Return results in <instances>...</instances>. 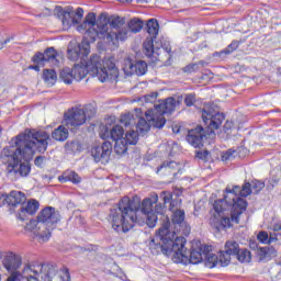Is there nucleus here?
Listing matches in <instances>:
<instances>
[{
    "label": "nucleus",
    "mask_w": 281,
    "mask_h": 281,
    "mask_svg": "<svg viewBox=\"0 0 281 281\" xmlns=\"http://www.w3.org/2000/svg\"><path fill=\"white\" fill-rule=\"evenodd\" d=\"M34 165L37 168H43L45 166V156H37L34 160Z\"/></svg>",
    "instance_id": "obj_45"
},
{
    "label": "nucleus",
    "mask_w": 281,
    "mask_h": 281,
    "mask_svg": "<svg viewBox=\"0 0 281 281\" xmlns=\"http://www.w3.org/2000/svg\"><path fill=\"white\" fill-rule=\"evenodd\" d=\"M265 189V182L260 180H252L246 182L240 188L235 186L232 191L227 192V203H233V221L238 223V216H240L247 210V200L243 199L249 196V194H259Z\"/></svg>",
    "instance_id": "obj_9"
},
{
    "label": "nucleus",
    "mask_w": 281,
    "mask_h": 281,
    "mask_svg": "<svg viewBox=\"0 0 281 281\" xmlns=\"http://www.w3.org/2000/svg\"><path fill=\"white\" fill-rule=\"evenodd\" d=\"M100 136L102 139H112L116 142L117 139L124 138V127L122 125H114L111 130L108 126H104L101 130Z\"/></svg>",
    "instance_id": "obj_21"
},
{
    "label": "nucleus",
    "mask_w": 281,
    "mask_h": 281,
    "mask_svg": "<svg viewBox=\"0 0 281 281\" xmlns=\"http://www.w3.org/2000/svg\"><path fill=\"white\" fill-rule=\"evenodd\" d=\"M113 150V145L111 142L105 140L101 146H94L91 148V155L97 164H109L111 159V153Z\"/></svg>",
    "instance_id": "obj_18"
},
{
    "label": "nucleus",
    "mask_w": 281,
    "mask_h": 281,
    "mask_svg": "<svg viewBox=\"0 0 281 281\" xmlns=\"http://www.w3.org/2000/svg\"><path fill=\"white\" fill-rule=\"evenodd\" d=\"M49 146V133L46 131L25 130L24 133L11 138L9 147H4L1 153L3 164H7V175L10 179H21L30 177L32 165L30 161L36 153L42 155Z\"/></svg>",
    "instance_id": "obj_1"
},
{
    "label": "nucleus",
    "mask_w": 281,
    "mask_h": 281,
    "mask_svg": "<svg viewBox=\"0 0 281 281\" xmlns=\"http://www.w3.org/2000/svg\"><path fill=\"white\" fill-rule=\"evenodd\" d=\"M240 251V245L235 240L226 241L224 250L220 251V262L222 267H227L232 262V256H237Z\"/></svg>",
    "instance_id": "obj_19"
},
{
    "label": "nucleus",
    "mask_w": 281,
    "mask_h": 281,
    "mask_svg": "<svg viewBox=\"0 0 281 281\" xmlns=\"http://www.w3.org/2000/svg\"><path fill=\"white\" fill-rule=\"evenodd\" d=\"M8 196V207L10 209V212H14V207H18V205H23L25 201H27V198H25V193L21 191H11Z\"/></svg>",
    "instance_id": "obj_22"
},
{
    "label": "nucleus",
    "mask_w": 281,
    "mask_h": 281,
    "mask_svg": "<svg viewBox=\"0 0 281 281\" xmlns=\"http://www.w3.org/2000/svg\"><path fill=\"white\" fill-rule=\"evenodd\" d=\"M124 23H126V20L124 18L116 16V18H113L112 20L109 19L108 29L110 26L112 30L117 31L122 29V25H124Z\"/></svg>",
    "instance_id": "obj_36"
},
{
    "label": "nucleus",
    "mask_w": 281,
    "mask_h": 281,
    "mask_svg": "<svg viewBox=\"0 0 281 281\" xmlns=\"http://www.w3.org/2000/svg\"><path fill=\"white\" fill-rule=\"evenodd\" d=\"M181 191L177 192H169V191H162L160 193V199L164 201V203H169V210L171 212H175V210H179L181 207Z\"/></svg>",
    "instance_id": "obj_20"
},
{
    "label": "nucleus",
    "mask_w": 281,
    "mask_h": 281,
    "mask_svg": "<svg viewBox=\"0 0 281 281\" xmlns=\"http://www.w3.org/2000/svg\"><path fill=\"white\" fill-rule=\"evenodd\" d=\"M146 30L149 36L143 43V53L147 58L157 60V56H159V45H157L155 41H157V34H159V22L155 19L148 20Z\"/></svg>",
    "instance_id": "obj_12"
},
{
    "label": "nucleus",
    "mask_w": 281,
    "mask_h": 281,
    "mask_svg": "<svg viewBox=\"0 0 281 281\" xmlns=\"http://www.w3.org/2000/svg\"><path fill=\"white\" fill-rule=\"evenodd\" d=\"M240 47V42L239 41H233L224 50L220 53V56L225 54L229 55L233 54V52H236Z\"/></svg>",
    "instance_id": "obj_37"
},
{
    "label": "nucleus",
    "mask_w": 281,
    "mask_h": 281,
    "mask_svg": "<svg viewBox=\"0 0 281 281\" xmlns=\"http://www.w3.org/2000/svg\"><path fill=\"white\" fill-rule=\"evenodd\" d=\"M21 262H23V258L21 255H16L14 252H9L3 259V266L7 271H14L21 267Z\"/></svg>",
    "instance_id": "obj_23"
},
{
    "label": "nucleus",
    "mask_w": 281,
    "mask_h": 281,
    "mask_svg": "<svg viewBox=\"0 0 281 281\" xmlns=\"http://www.w3.org/2000/svg\"><path fill=\"white\" fill-rule=\"evenodd\" d=\"M80 34H85L82 42L75 48L68 49V58L69 60H85L89 54H91V37L87 36V32H80Z\"/></svg>",
    "instance_id": "obj_16"
},
{
    "label": "nucleus",
    "mask_w": 281,
    "mask_h": 281,
    "mask_svg": "<svg viewBox=\"0 0 281 281\" xmlns=\"http://www.w3.org/2000/svg\"><path fill=\"white\" fill-rule=\"evenodd\" d=\"M232 191V189L226 188V193L224 194V199L216 200L213 204V209L215 210L216 214H222L223 212L229 210L231 207V218L229 217H222L218 218L213 216L210 218V225L216 232H223L225 229H229L232 227V223L238 225L240 223V215H237V222L234 221V203L227 202V192Z\"/></svg>",
    "instance_id": "obj_11"
},
{
    "label": "nucleus",
    "mask_w": 281,
    "mask_h": 281,
    "mask_svg": "<svg viewBox=\"0 0 281 281\" xmlns=\"http://www.w3.org/2000/svg\"><path fill=\"white\" fill-rule=\"evenodd\" d=\"M121 3L128 2L131 0H119Z\"/></svg>",
    "instance_id": "obj_55"
},
{
    "label": "nucleus",
    "mask_w": 281,
    "mask_h": 281,
    "mask_svg": "<svg viewBox=\"0 0 281 281\" xmlns=\"http://www.w3.org/2000/svg\"><path fill=\"white\" fill-rule=\"evenodd\" d=\"M235 257L239 262H251V251L247 248H239L238 254L235 255Z\"/></svg>",
    "instance_id": "obj_34"
},
{
    "label": "nucleus",
    "mask_w": 281,
    "mask_h": 281,
    "mask_svg": "<svg viewBox=\"0 0 281 281\" xmlns=\"http://www.w3.org/2000/svg\"><path fill=\"white\" fill-rule=\"evenodd\" d=\"M196 102V95L195 94H187L184 98V104L187 106H194V103Z\"/></svg>",
    "instance_id": "obj_41"
},
{
    "label": "nucleus",
    "mask_w": 281,
    "mask_h": 281,
    "mask_svg": "<svg viewBox=\"0 0 281 281\" xmlns=\"http://www.w3.org/2000/svg\"><path fill=\"white\" fill-rule=\"evenodd\" d=\"M157 45L159 47V54H161V49H164V52H166L167 54H170L172 52V48L170 47V44H162L157 42Z\"/></svg>",
    "instance_id": "obj_43"
},
{
    "label": "nucleus",
    "mask_w": 281,
    "mask_h": 281,
    "mask_svg": "<svg viewBox=\"0 0 281 281\" xmlns=\"http://www.w3.org/2000/svg\"><path fill=\"white\" fill-rule=\"evenodd\" d=\"M67 153H78L80 150V143L76 140H68L65 145Z\"/></svg>",
    "instance_id": "obj_38"
},
{
    "label": "nucleus",
    "mask_w": 281,
    "mask_h": 281,
    "mask_svg": "<svg viewBox=\"0 0 281 281\" xmlns=\"http://www.w3.org/2000/svg\"><path fill=\"white\" fill-rule=\"evenodd\" d=\"M159 201V195L151 194L150 198L139 201L137 198L124 196L117 205L110 210L108 221L116 234H128L135 224L146 225L153 229L157 225V216L150 211L153 203Z\"/></svg>",
    "instance_id": "obj_2"
},
{
    "label": "nucleus",
    "mask_w": 281,
    "mask_h": 281,
    "mask_svg": "<svg viewBox=\"0 0 281 281\" xmlns=\"http://www.w3.org/2000/svg\"><path fill=\"white\" fill-rule=\"evenodd\" d=\"M257 239L262 245H271V243H276V240H278V237L274 234H270L269 236V233H267L266 231H261L258 233Z\"/></svg>",
    "instance_id": "obj_31"
},
{
    "label": "nucleus",
    "mask_w": 281,
    "mask_h": 281,
    "mask_svg": "<svg viewBox=\"0 0 281 281\" xmlns=\"http://www.w3.org/2000/svg\"><path fill=\"white\" fill-rule=\"evenodd\" d=\"M196 159H201L202 161H207V157H210V151H198L195 155Z\"/></svg>",
    "instance_id": "obj_44"
},
{
    "label": "nucleus",
    "mask_w": 281,
    "mask_h": 281,
    "mask_svg": "<svg viewBox=\"0 0 281 281\" xmlns=\"http://www.w3.org/2000/svg\"><path fill=\"white\" fill-rule=\"evenodd\" d=\"M29 69H33L34 71H41V64L31 65Z\"/></svg>",
    "instance_id": "obj_52"
},
{
    "label": "nucleus",
    "mask_w": 281,
    "mask_h": 281,
    "mask_svg": "<svg viewBox=\"0 0 281 281\" xmlns=\"http://www.w3.org/2000/svg\"><path fill=\"white\" fill-rule=\"evenodd\" d=\"M43 80L48 87H54L58 80V75L54 69H45L43 71Z\"/></svg>",
    "instance_id": "obj_30"
},
{
    "label": "nucleus",
    "mask_w": 281,
    "mask_h": 281,
    "mask_svg": "<svg viewBox=\"0 0 281 281\" xmlns=\"http://www.w3.org/2000/svg\"><path fill=\"white\" fill-rule=\"evenodd\" d=\"M38 207H41V204L36 200H31L27 202L26 206H21L19 216L21 221H25V214H29L30 216H33L36 212H38Z\"/></svg>",
    "instance_id": "obj_25"
},
{
    "label": "nucleus",
    "mask_w": 281,
    "mask_h": 281,
    "mask_svg": "<svg viewBox=\"0 0 281 281\" xmlns=\"http://www.w3.org/2000/svg\"><path fill=\"white\" fill-rule=\"evenodd\" d=\"M7 281H19V276L12 274L11 277H9V278L7 279Z\"/></svg>",
    "instance_id": "obj_54"
},
{
    "label": "nucleus",
    "mask_w": 281,
    "mask_h": 281,
    "mask_svg": "<svg viewBox=\"0 0 281 281\" xmlns=\"http://www.w3.org/2000/svg\"><path fill=\"white\" fill-rule=\"evenodd\" d=\"M56 12L64 30H69L71 25H79L82 21V16H85V10L80 7L77 8L76 11H74V9L65 10L63 7H56Z\"/></svg>",
    "instance_id": "obj_15"
},
{
    "label": "nucleus",
    "mask_w": 281,
    "mask_h": 281,
    "mask_svg": "<svg viewBox=\"0 0 281 281\" xmlns=\"http://www.w3.org/2000/svg\"><path fill=\"white\" fill-rule=\"evenodd\" d=\"M128 69L131 76H145L146 71H148V64L144 60L131 61Z\"/></svg>",
    "instance_id": "obj_24"
},
{
    "label": "nucleus",
    "mask_w": 281,
    "mask_h": 281,
    "mask_svg": "<svg viewBox=\"0 0 281 281\" xmlns=\"http://www.w3.org/2000/svg\"><path fill=\"white\" fill-rule=\"evenodd\" d=\"M205 265L209 267V269H214L218 262H221V257L214 255V252L209 254L206 257H204Z\"/></svg>",
    "instance_id": "obj_35"
},
{
    "label": "nucleus",
    "mask_w": 281,
    "mask_h": 281,
    "mask_svg": "<svg viewBox=\"0 0 281 281\" xmlns=\"http://www.w3.org/2000/svg\"><path fill=\"white\" fill-rule=\"evenodd\" d=\"M137 117L135 119V115L133 113H126L121 115V124L125 126V128H130L128 132H126L125 137L119 138L117 140H114V150L116 155H124L128 151V145L135 146L137 142L139 140V135L144 137L139 133V128H137Z\"/></svg>",
    "instance_id": "obj_10"
},
{
    "label": "nucleus",
    "mask_w": 281,
    "mask_h": 281,
    "mask_svg": "<svg viewBox=\"0 0 281 281\" xmlns=\"http://www.w3.org/2000/svg\"><path fill=\"white\" fill-rule=\"evenodd\" d=\"M87 74L97 76L100 82L120 78V69H117L113 59L102 60L99 55H92L88 61L76 64L74 68L66 67L61 69L59 79L65 82V85H71L74 80L80 82V80L87 78Z\"/></svg>",
    "instance_id": "obj_3"
},
{
    "label": "nucleus",
    "mask_w": 281,
    "mask_h": 281,
    "mask_svg": "<svg viewBox=\"0 0 281 281\" xmlns=\"http://www.w3.org/2000/svg\"><path fill=\"white\" fill-rule=\"evenodd\" d=\"M234 153H236V150L234 149H228L226 151H223L222 161H232V159H234Z\"/></svg>",
    "instance_id": "obj_40"
},
{
    "label": "nucleus",
    "mask_w": 281,
    "mask_h": 281,
    "mask_svg": "<svg viewBox=\"0 0 281 281\" xmlns=\"http://www.w3.org/2000/svg\"><path fill=\"white\" fill-rule=\"evenodd\" d=\"M164 170V175H173V177H177V172L175 170H179V164L177 161H164L158 168H157V175H159Z\"/></svg>",
    "instance_id": "obj_26"
},
{
    "label": "nucleus",
    "mask_w": 281,
    "mask_h": 281,
    "mask_svg": "<svg viewBox=\"0 0 281 281\" xmlns=\"http://www.w3.org/2000/svg\"><path fill=\"white\" fill-rule=\"evenodd\" d=\"M144 27V22L142 20L132 19L127 24V30L133 32V34H137V32H142Z\"/></svg>",
    "instance_id": "obj_33"
},
{
    "label": "nucleus",
    "mask_w": 281,
    "mask_h": 281,
    "mask_svg": "<svg viewBox=\"0 0 281 281\" xmlns=\"http://www.w3.org/2000/svg\"><path fill=\"white\" fill-rule=\"evenodd\" d=\"M171 223H173L175 225H179V227H181L183 223H186V211L183 210L173 211Z\"/></svg>",
    "instance_id": "obj_32"
},
{
    "label": "nucleus",
    "mask_w": 281,
    "mask_h": 281,
    "mask_svg": "<svg viewBox=\"0 0 281 281\" xmlns=\"http://www.w3.org/2000/svg\"><path fill=\"white\" fill-rule=\"evenodd\" d=\"M172 133H175L176 135H178V133H181V127H180L179 125L172 126Z\"/></svg>",
    "instance_id": "obj_53"
},
{
    "label": "nucleus",
    "mask_w": 281,
    "mask_h": 281,
    "mask_svg": "<svg viewBox=\"0 0 281 281\" xmlns=\"http://www.w3.org/2000/svg\"><path fill=\"white\" fill-rule=\"evenodd\" d=\"M278 183H280V178H278L277 176H272L268 179L267 189L273 190V188H276Z\"/></svg>",
    "instance_id": "obj_39"
},
{
    "label": "nucleus",
    "mask_w": 281,
    "mask_h": 281,
    "mask_svg": "<svg viewBox=\"0 0 281 281\" xmlns=\"http://www.w3.org/2000/svg\"><path fill=\"white\" fill-rule=\"evenodd\" d=\"M3 205H8V194L0 195V207H3Z\"/></svg>",
    "instance_id": "obj_49"
},
{
    "label": "nucleus",
    "mask_w": 281,
    "mask_h": 281,
    "mask_svg": "<svg viewBox=\"0 0 281 281\" xmlns=\"http://www.w3.org/2000/svg\"><path fill=\"white\" fill-rule=\"evenodd\" d=\"M186 243V237H178L176 232H170V222H167L158 229L156 237L149 241V250L154 256L164 254L170 256V254H177L179 251V245Z\"/></svg>",
    "instance_id": "obj_8"
},
{
    "label": "nucleus",
    "mask_w": 281,
    "mask_h": 281,
    "mask_svg": "<svg viewBox=\"0 0 281 281\" xmlns=\"http://www.w3.org/2000/svg\"><path fill=\"white\" fill-rule=\"evenodd\" d=\"M137 1V3H144V1H146V0H136Z\"/></svg>",
    "instance_id": "obj_56"
},
{
    "label": "nucleus",
    "mask_w": 281,
    "mask_h": 281,
    "mask_svg": "<svg viewBox=\"0 0 281 281\" xmlns=\"http://www.w3.org/2000/svg\"><path fill=\"white\" fill-rule=\"evenodd\" d=\"M32 61L35 65H42V67H45V64L50 63L53 67H58L60 65V61L58 60V52H56V48L48 47L44 50V53H36L32 57Z\"/></svg>",
    "instance_id": "obj_17"
},
{
    "label": "nucleus",
    "mask_w": 281,
    "mask_h": 281,
    "mask_svg": "<svg viewBox=\"0 0 281 281\" xmlns=\"http://www.w3.org/2000/svg\"><path fill=\"white\" fill-rule=\"evenodd\" d=\"M164 210H165V207L160 204H157V201L151 204L150 213L156 216L157 221H159V216L161 218H164V221H165L164 224H162V227L167 223L170 224V218H168V215H164Z\"/></svg>",
    "instance_id": "obj_29"
},
{
    "label": "nucleus",
    "mask_w": 281,
    "mask_h": 281,
    "mask_svg": "<svg viewBox=\"0 0 281 281\" xmlns=\"http://www.w3.org/2000/svg\"><path fill=\"white\" fill-rule=\"evenodd\" d=\"M52 137L56 142H66V139L69 137V130H67L65 125H59L53 131Z\"/></svg>",
    "instance_id": "obj_28"
},
{
    "label": "nucleus",
    "mask_w": 281,
    "mask_h": 281,
    "mask_svg": "<svg viewBox=\"0 0 281 281\" xmlns=\"http://www.w3.org/2000/svg\"><path fill=\"white\" fill-rule=\"evenodd\" d=\"M202 120L205 128L198 125L193 130L188 131L186 137L188 144L193 148H201L203 146V139L206 135H214V131H218L225 121V114L218 111V106L214 103H206L202 109Z\"/></svg>",
    "instance_id": "obj_4"
},
{
    "label": "nucleus",
    "mask_w": 281,
    "mask_h": 281,
    "mask_svg": "<svg viewBox=\"0 0 281 281\" xmlns=\"http://www.w3.org/2000/svg\"><path fill=\"white\" fill-rule=\"evenodd\" d=\"M201 254L202 257H206L209 254H212V246H207V245H200V247L198 248Z\"/></svg>",
    "instance_id": "obj_42"
},
{
    "label": "nucleus",
    "mask_w": 281,
    "mask_h": 281,
    "mask_svg": "<svg viewBox=\"0 0 281 281\" xmlns=\"http://www.w3.org/2000/svg\"><path fill=\"white\" fill-rule=\"evenodd\" d=\"M61 281H71V274H69V269H64V276H61Z\"/></svg>",
    "instance_id": "obj_48"
},
{
    "label": "nucleus",
    "mask_w": 281,
    "mask_h": 281,
    "mask_svg": "<svg viewBox=\"0 0 281 281\" xmlns=\"http://www.w3.org/2000/svg\"><path fill=\"white\" fill-rule=\"evenodd\" d=\"M95 115L93 105H86L83 109L71 108L64 114V120L68 128L70 126H82L87 120H91Z\"/></svg>",
    "instance_id": "obj_13"
},
{
    "label": "nucleus",
    "mask_w": 281,
    "mask_h": 281,
    "mask_svg": "<svg viewBox=\"0 0 281 281\" xmlns=\"http://www.w3.org/2000/svg\"><path fill=\"white\" fill-rule=\"evenodd\" d=\"M2 132H3V127L0 126V135H1Z\"/></svg>",
    "instance_id": "obj_57"
},
{
    "label": "nucleus",
    "mask_w": 281,
    "mask_h": 281,
    "mask_svg": "<svg viewBox=\"0 0 281 281\" xmlns=\"http://www.w3.org/2000/svg\"><path fill=\"white\" fill-rule=\"evenodd\" d=\"M232 128H234V123L227 121V122L224 124V133H227V131H232Z\"/></svg>",
    "instance_id": "obj_50"
},
{
    "label": "nucleus",
    "mask_w": 281,
    "mask_h": 281,
    "mask_svg": "<svg viewBox=\"0 0 281 281\" xmlns=\"http://www.w3.org/2000/svg\"><path fill=\"white\" fill-rule=\"evenodd\" d=\"M179 102L177 99L169 97L166 100L160 101L158 104L154 105V110L149 109L145 112V117H139L137 120L138 133L146 135L150 131V126L154 128H164L166 126V117L164 115H170L175 113Z\"/></svg>",
    "instance_id": "obj_6"
},
{
    "label": "nucleus",
    "mask_w": 281,
    "mask_h": 281,
    "mask_svg": "<svg viewBox=\"0 0 281 281\" xmlns=\"http://www.w3.org/2000/svg\"><path fill=\"white\" fill-rule=\"evenodd\" d=\"M58 223H60V213L54 206H46L38 213L37 220H31L26 224V229H35L36 240L47 243Z\"/></svg>",
    "instance_id": "obj_7"
},
{
    "label": "nucleus",
    "mask_w": 281,
    "mask_h": 281,
    "mask_svg": "<svg viewBox=\"0 0 281 281\" xmlns=\"http://www.w3.org/2000/svg\"><path fill=\"white\" fill-rule=\"evenodd\" d=\"M272 232H274V236L278 238V236H281V222L274 223L272 225Z\"/></svg>",
    "instance_id": "obj_47"
},
{
    "label": "nucleus",
    "mask_w": 281,
    "mask_h": 281,
    "mask_svg": "<svg viewBox=\"0 0 281 281\" xmlns=\"http://www.w3.org/2000/svg\"><path fill=\"white\" fill-rule=\"evenodd\" d=\"M14 37H8L7 40H4L3 42H0V49L3 48V45H8V43H10V41H12Z\"/></svg>",
    "instance_id": "obj_51"
},
{
    "label": "nucleus",
    "mask_w": 281,
    "mask_h": 281,
    "mask_svg": "<svg viewBox=\"0 0 281 281\" xmlns=\"http://www.w3.org/2000/svg\"><path fill=\"white\" fill-rule=\"evenodd\" d=\"M183 71H184V74H194V72H196V64L187 65L183 68Z\"/></svg>",
    "instance_id": "obj_46"
},
{
    "label": "nucleus",
    "mask_w": 281,
    "mask_h": 281,
    "mask_svg": "<svg viewBox=\"0 0 281 281\" xmlns=\"http://www.w3.org/2000/svg\"><path fill=\"white\" fill-rule=\"evenodd\" d=\"M77 32H86V36L95 43L97 38L126 41L130 31L128 27H121L109 33V18L100 15L97 20L95 13H88L86 20L77 26Z\"/></svg>",
    "instance_id": "obj_5"
},
{
    "label": "nucleus",
    "mask_w": 281,
    "mask_h": 281,
    "mask_svg": "<svg viewBox=\"0 0 281 281\" xmlns=\"http://www.w3.org/2000/svg\"><path fill=\"white\" fill-rule=\"evenodd\" d=\"M262 251H265V252H266V251H267V248H262Z\"/></svg>",
    "instance_id": "obj_58"
},
{
    "label": "nucleus",
    "mask_w": 281,
    "mask_h": 281,
    "mask_svg": "<svg viewBox=\"0 0 281 281\" xmlns=\"http://www.w3.org/2000/svg\"><path fill=\"white\" fill-rule=\"evenodd\" d=\"M58 181H60V183H67L70 181L71 183L78 184L82 179L76 171L67 170L58 177Z\"/></svg>",
    "instance_id": "obj_27"
},
{
    "label": "nucleus",
    "mask_w": 281,
    "mask_h": 281,
    "mask_svg": "<svg viewBox=\"0 0 281 281\" xmlns=\"http://www.w3.org/2000/svg\"><path fill=\"white\" fill-rule=\"evenodd\" d=\"M186 243H188V240L184 238V243L178 246V250L173 254V262L177 265H188V262L199 265V262H203L204 257L201 250L198 248L190 251L186 248Z\"/></svg>",
    "instance_id": "obj_14"
}]
</instances>
